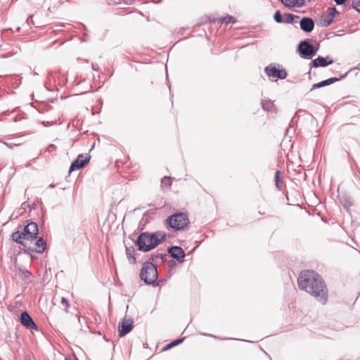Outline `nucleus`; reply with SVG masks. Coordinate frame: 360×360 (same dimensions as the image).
Listing matches in <instances>:
<instances>
[{"label":"nucleus","mask_w":360,"mask_h":360,"mask_svg":"<svg viewBox=\"0 0 360 360\" xmlns=\"http://www.w3.org/2000/svg\"><path fill=\"white\" fill-rule=\"evenodd\" d=\"M278 1H281L285 7H288L290 8L291 0H278Z\"/></svg>","instance_id":"34"},{"label":"nucleus","mask_w":360,"mask_h":360,"mask_svg":"<svg viewBox=\"0 0 360 360\" xmlns=\"http://www.w3.org/2000/svg\"><path fill=\"white\" fill-rule=\"evenodd\" d=\"M168 268L169 271H172L176 265V262L174 259H170L167 262Z\"/></svg>","instance_id":"31"},{"label":"nucleus","mask_w":360,"mask_h":360,"mask_svg":"<svg viewBox=\"0 0 360 360\" xmlns=\"http://www.w3.org/2000/svg\"><path fill=\"white\" fill-rule=\"evenodd\" d=\"M148 257V261H150L153 263L158 259H160L162 262H165L167 260V255L166 253H160V252H153L147 256Z\"/></svg>","instance_id":"20"},{"label":"nucleus","mask_w":360,"mask_h":360,"mask_svg":"<svg viewBox=\"0 0 360 360\" xmlns=\"http://www.w3.org/2000/svg\"><path fill=\"white\" fill-rule=\"evenodd\" d=\"M167 252L171 257L181 264L185 260L186 254L184 249L177 245H172L167 248Z\"/></svg>","instance_id":"10"},{"label":"nucleus","mask_w":360,"mask_h":360,"mask_svg":"<svg viewBox=\"0 0 360 360\" xmlns=\"http://www.w3.org/2000/svg\"><path fill=\"white\" fill-rule=\"evenodd\" d=\"M158 281H160V284H162L165 281V279H160V280L158 279Z\"/></svg>","instance_id":"40"},{"label":"nucleus","mask_w":360,"mask_h":360,"mask_svg":"<svg viewBox=\"0 0 360 360\" xmlns=\"http://www.w3.org/2000/svg\"><path fill=\"white\" fill-rule=\"evenodd\" d=\"M279 65L271 63L264 68V72L269 77L284 79L288 76L287 71L283 68L279 69Z\"/></svg>","instance_id":"7"},{"label":"nucleus","mask_w":360,"mask_h":360,"mask_svg":"<svg viewBox=\"0 0 360 360\" xmlns=\"http://www.w3.org/2000/svg\"><path fill=\"white\" fill-rule=\"evenodd\" d=\"M301 290L306 291L321 304H326L328 299V290L323 277L314 270L302 271L297 278Z\"/></svg>","instance_id":"1"},{"label":"nucleus","mask_w":360,"mask_h":360,"mask_svg":"<svg viewBox=\"0 0 360 360\" xmlns=\"http://www.w3.org/2000/svg\"><path fill=\"white\" fill-rule=\"evenodd\" d=\"M19 270V276L21 279L26 283H31L32 280L31 278V272L27 269H22L21 268L18 269Z\"/></svg>","instance_id":"19"},{"label":"nucleus","mask_w":360,"mask_h":360,"mask_svg":"<svg viewBox=\"0 0 360 360\" xmlns=\"http://www.w3.org/2000/svg\"><path fill=\"white\" fill-rule=\"evenodd\" d=\"M297 51L302 58L310 60L316 54L318 48H315L306 39L299 43Z\"/></svg>","instance_id":"6"},{"label":"nucleus","mask_w":360,"mask_h":360,"mask_svg":"<svg viewBox=\"0 0 360 360\" xmlns=\"http://www.w3.org/2000/svg\"><path fill=\"white\" fill-rule=\"evenodd\" d=\"M20 225L18 226V229H21ZM39 233L38 225L36 222L30 221L27 225L24 226L22 231L18 230L12 233V240L22 245L24 248H27V243L24 240H34L37 239V236Z\"/></svg>","instance_id":"3"},{"label":"nucleus","mask_w":360,"mask_h":360,"mask_svg":"<svg viewBox=\"0 0 360 360\" xmlns=\"http://www.w3.org/2000/svg\"><path fill=\"white\" fill-rule=\"evenodd\" d=\"M0 49H1V50H4V49H3V46H2V45H1V46H0Z\"/></svg>","instance_id":"43"},{"label":"nucleus","mask_w":360,"mask_h":360,"mask_svg":"<svg viewBox=\"0 0 360 360\" xmlns=\"http://www.w3.org/2000/svg\"><path fill=\"white\" fill-rule=\"evenodd\" d=\"M189 224L188 214L184 212H175L169 215L164 221L167 230L172 229L176 231L184 230L188 226Z\"/></svg>","instance_id":"5"},{"label":"nucleus","mask_w":360,"mask_h":360,"mask_svg":"<svg viewBox=\"0 0 360 360\" xmlns=\"http://www.w3.org/2000/svg\"><path fill=\"white\" fill-rule=\"evenodd\" d=\"M300 26L303 32L309 33L314 28V21L310 17H303L300 21Z\"/></svg>","instance_id":"16"},{"label":"nucleus","mask_w":360,"mask_h":360,"mask_svg":"<svg viewBox=\"0 0 360 360\" xmlns=\"http://www.w3.org/2000/svg\"><path fill=\"white\" fill-rule=\"evenodd\" d=\"M340 12L335 6L328 8L326 13L320 18L319 25L321 27L329 26L333 21L335 15H339Z\"/></svg>","instance_id":"8"},{"label":"nucleus","mask_w":360,"mask_h":360,"mask_svg":"<svg viewBox=\"0 0 360 360\" xmlns=\"http://www.w3.org/2000/svg\"><path fill=\"white\" fill-rule=\"evenodd\" d=\"M91 159V156L89 155H84V154H79L77 155V158L71 163L68 172L70 174L74 171L79 170L80 169L84 168L86 165H88Z\"/></svg>","instance_id":"9"},{"label":"nucleus","mask_w":360,"mask_h":360,"mask_svg":"<svg viewBox=\"0 0 360 360\" xmlns=\"http://www.w3.org/2000/svg\"><path fill=\"white\" fill-rule=\"evenodd\" d=\"M305 0H291L290 8L297 7L301 8L305 5Z\"/></svg>","instance_id":"24"},{"label":"nucleus","mask_w":360,"mask_h":360,"mask_svg":"<svg viewBox=\"0 0 360 360\" xmlns=\"http://www.w3.org/2000/svg\"><path fill=\"white\" fill-rule=\"evenodd\" d=\"M33 75H38V73H37V72H33Z\"/></svg>","instance_id":"42"},{"label":"nucleus","mask_w":360,"mask_h":360,"mask_svg":"<svg viewBox=\"0 0 360 360\" xmlns=\"http://www.w3.org/2000/svg\"><path fill=\"white\" fill-rule=\"evenodd\" d=\"M6 146H7L8 147L12 148L13 146L11 143H6V142H3Z\"/></svg>","instance_id":"39"},{"label":"nucleus","mask_w":360,"mask_h":360,"mask_svg":"<svg viewBox=\"0 0 360 360\" xmlns=\"http://www.w3.org/2000/svg\"><path fill=\"white\" fill-rule=\"evenodd\" d=\"M134 328L131 319L124 318L118 324L119 336L122 338L130 333Z\"/></svg>","instance_id":"13"},{"label":"nucleus","mask_w":360,"mask_h":360,"mask_svg":"<svg viewBox=\"0 0 360 360\" xmlns=\"http://www.w3.org/2000/svg\"><path fill=\"white\" fill-rule=\"evenodd\" d=\"M352 7L358 13H360V0H354L352 4Z\"/></svg>","instance_id":"29"},{"label":"nucleus","mask_w":360,"mask_h":360,"mask_svg":"<svg viewBox=\"0 0 360 360\" xmlns=\"http://www.w3.org/2000/svg\"><path fill=\"white\" fill-rule=\"evenodd\" d=\"M35 240H36V241H35V243H34V245H35L34 248H27V247L26 248L27 249H24V252L30 255L32 258H33V256L30 253V252H37V253H42V252H44L45 251V250L46 248V243L44 240L43 238H41V237L38 238L37 236V239H35Z\"/></svg>","instance_id":"14"},{"label":"nucleus","mask_w":360,"mask_h":360,"mask_svg":"<svg viewBox=\"0 0 360 360\" xmlns=\"http://www.w3.org/2000/svg\"><path fill=\"white\" fill-rule=\"evenodd\" d=\"M124 246L126 257L129 262L131 264H135L136 263V258L135 257L134 248L132 245L128 246L127 244H125Z\"/></svg>","instance_id":"18"},{"label":"nucleus","mask_w":360,"mask_h":360,"mask_svg":"<svg viewBox=\"0 0 360 360\" xmlns=\"http://www.w3.org/2000/svg\"><path fill=\"white\" fill-rule=\"evenodd\" d=\"M91 67H92L93 70L99 71V70H100L98 65L96 64L91 63Z\"/></svg>","instance_id":"37"},{"label":"nucleus","mask_w":360,"mask_h":360,"mask_svg":"<svg viewBox=\"0 0 360 360\" xmlns=\"http://www.w3.org/2000/svg\"><path fill=\"white\" fill-rule=\"evenodd\" d=\"M172 178L170 176H164L161 181V184L164 186L170 187L172 186Z\"/></svg>","instance_id":"27"},{"label":"nucleus","mask_w":360,"mask_h":360,"mask_svg":"<svg viewBox=\"0 0 360 360\" xmlns=\"http://www.w3.org/2000/svg\"><path fill=\"white\" fill-rule=\"evenodd\" d=\"M65 360H78V359L77 358V356L75 355H72V356L65 357Z\"/></svg>","instance_id":"36"},{"label":"nucleus","mask_w":360,"mask_h":360,"mask_svg":"<svg viewBox=\"0 0 360 360\" xmlns=\"http://www.w3.org/2000/svg\"><path fill=\"white\" fill-rule=\"evenodd\" d=\"M167 237L163 231H157L153 233L141 232L134 241L138 250L141 252H148L162 243Z\"/></svg>","instance_id":"2"},{"label":"nucleus","mask_w":360,"mask_h":360,"mask_svg":"<svg viewBox=\"0 0 360 360\" xmlns=\"http://www.w3.org/2000/svg\"><path fill=\"white\" fill-rule=\"evenodd\" d=\"M61 304L65 307V311L68 313V308L70 307V303L68 299L65 297H62L60 301Z\"/></svg>","instance_id":"28"},{"label":"nucleus","mask_w":360,"mask_h":360,"mask_svg":"<svg viewBox=\"0 0 360 360\" xmlns=\"http://www.w3.org/2000/svg\"><path fill=\"white\" fill-rule=\"evenodd\" d=\"M261 105L263 110L271 114H276L277 109L273 101L270 99H262Z\"/></svg>","instance_id":"17"},{"label":"nucleus","mask_w":360,"mask_h":360,"mask_svg":"<svg viewBox=\"0 0 360 360\" xmlns=\"http://www.w3.org/2000/svg\"><path fill=\"white\" fill-rule=\"evenodd\" d=\"M274 20L277 23H283L284 19L280 11H276L274 14Z\"/></svg>","instance_id":"26"},{"label":"nucleus","mask_w":360,"mask_h":360,"mask_svg":"<svg viewBox=\"0 0 360 360\" xmlns=\"http://www.w3.org/2000/svg\"><path fill=\"white\" fill-rule=\"evenodd\" d=\"M282 183L281 177V172L279 170H277L275 173V184L276 188L281 191V184Z\"/></svg>","instance_id":"25"},{"label":"nucleus","mask_w":360,"mask_h":360,"mask_svg":"<svg viewBox=\"0 0 360 360\" xmlns=\"http://www.w3.org/2000/svg\"><path fill=\"white\" fill-rule=\"evenodd\" d=\"M56 121H51V122H46V121H41L40 123L43 124L44 127H50L53 125Z\"/></svg>","instance_id":"33"},{"label":"nucleus","mask_w":360,"mask_h":360,"mask_svg":"<svg viewBox=\"0 0 360 360\" xmlns=\"http://www.w3.org/2000/svg\"><path fill=\"white\" fill-rule=\"evenodd\" d=\"M347 0H334L335 4L338 6L342 5L346 2Z\"/></svg>","instance_id":"35"},{"label":"nucleus","mask_w":360,"mask_h":360,"mask_svg":"<svg viewBox=\"0 0 360 360\" xmlns=\"http://www.w3.org/2000/svg\"><path fill=\"white\" fill-rule=\"evenodd\" d=\"M139 276L141 280L146 285L154 287L160 285V281H158V272L157 266L150 261H146L143 263Z\"/></svg>","instance_id":"4"},{"label":"nucleus","mask_w":360,"mask_h":360,"mask_svg":"<svg viewBox=\"0 0 360 360\" xmlns=\"http://www.w3.org/2000/svg\"><path fill=\"white\" fill-rule=\"evenodd\" d=\"M20 323L27 329L29 330H38V326L34 321L32 316L27 311L21 312L20 316Z\"/></svg>","instance_id":"12"},{"label":"nucleus","mask_w":360,"mask_h":360,"mask_svg":"<svg viewBox=\"0 0 360 360\" xmlns=\"http://www.w3.org/2000/svg\"><path fill=\"white\" fill-rule=\"evenodd\" d=\"M20 28L18 27L17 28V31H19V30H20Z\"/></svg>","instance_id":"45"},{"label":"nucleus","mask_w":360,"mask_h":360,"mask_svg":"<svg viewBox=\"0 0 360 360\" xmlns=\"http://www.w3.org/2000/svg\"><path fill=\"white\" fill-rule=\"evenodd\" d=\"M129 238L131 240H133V234H132V235H130V236H129Z\"/></svg>","instance_id":"41"},{"label":"nucleus","mask_w":360,"mask_h":360,"mask_svg":"<svg viewBox=\"0 0 360 360\" xmlns=\"http://www.w3.org/2000/svg\"><path fill=\"white\" fill-rule=\"evenodd\" d=\"M15 54V53L13 52V51H9L6 53H4V54H1L0 55V58L1 59H4V58H9V57H11L13 56H14Z\"/></svg>","instance_id":"32"},{"label":"nucleus","mask_w":360,"mask_h":360,"mask_svg":"<svg viewBox=\"0 0 360 360\" xmlns=\"http://www.w3.org/2000/svg\"><path fill=\"white\" fill-rule=\"evenodd\" d=\"M49 186H50L51 188H53V184H51Z\"/></svg>","instance_id":"44"},{"label":"nucleus","mask_w":360,"mask_h":360,"mask_svg":"<svg viewBox=\"0 0 360 360\" xmlns=\"http://www.w3.org/2000/svg\"><path fill=\"white\" fill-rule=\"evenodd\" d=\"M52 75H53V71H49L48 72L47 81H46L45 83H44V87L48 91H52V90L50 88H49L48 84H49V82H51Z\"/></svg>","instance_id":"30"},{"label":"nucleus","mask_w":360,"mask_h":360,"mask_svg":"<svg viewBox=\"0 0 360 360\" xmlns=\"http://www.w3.org/2000/svg\"><path fill=\"white\" fill-rule=\"evenodd\" d=\"M347 74H348V72L345 73L344 75H340L338 77H330V78H328L327 79L321 81V82H319L318 83H315V84H314L311 86V88L310 91H313L314 89H319V88H321V87H324V86L330 85V84H333V83H335L336 82L340 81L341 79H342L345 77H346Z\"/></svg>","instance_id":"15"},{"label":"nucleus","mask_w":360,"mask_h":360,"mask_svg":"<svg viewBox=\"0 0 360 360\" xmlns=\"http://www.w3.org/2000/svg\"><path fill=\"white\" fill-rule=\"evenodd\" d=\"M259 213L260 214H263V213H262V212H260V211H259Z\"/></svg>","instance_id":"46"},{"label":"nucleus","mask_w":360,"mask_h":360,"mask_svg":"<svg viewBox=\"0 0 360 360\" xmlns=\"http://www.w3.org/2000/svg\"><path fill=\"white\" fill-rule=\"evenodd\" d=\"M284 22L288 24H293L297 22V20L300 19V16L296 15L292 13H285L284 14Z\"/></svg>","instance_id":"22"},{"label":"nucleus","mask_w":360,"mask_h":360,"mask_svg":"<svg viewBox=\"0 0 360 360\" xmlns=\"http://www.w3.org/2000/svg\"><path fill=\"white\" fill-rule=\"evenodd\" d=\"M184 340H185V337L175 339V340L171 341L169 343H168L166 345H165L164 347L162 348V350L163 351L169 350L171 348H172V347H174L175 346H177V345H180L181 343H182Z\"/></svg>","instance_id":"21"},{"label":"nucleus","mask_w":360,"mask_h":360,"mask_svg":"<svg viewBox=\"0 0 360 360\" xmlns=\"http://www.w3.org/2000/svg\"><path fill=\"white\" fill-rule=\"evenodd\" d=\"M202 335H204V336H207V337H213L214 338H219V337L213 335H212L210 333H202ZM219 339H221V338H219Z\"/></svg>","instance_id":"38"},{"label":"nucleus","mask_w":360,"mask_h":360,"mask_svg":"<svg viewBox=\"0 0 360 360\" xmlns=\"http://www.w3.org/2000/svg\"><path fill=\"white\" fill-rule=\"evenodd\" d=\"M221 23L235 24L236 22V18L232 15H226V16L221 18L219 20Z\"/></svg>","instance_id":"23"},{"label":"nucleus","mask_w":360,"mask_h":360,"mask_svg":"<svg viewBox=\"0 0 360 360\" xmlns=\"http://www.w3.org/2000/svg\"><path fill=\"white\" fill-rule=\"evenodd\" d=\"M333 63V60L330 58V56L323 57L319 56L315 59L312 60L309 63V71L307 74L311 73V70L312 68H325Z\"/></svg>","instance_id":"11"}]
</instances>
